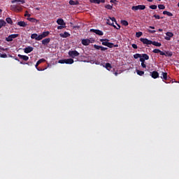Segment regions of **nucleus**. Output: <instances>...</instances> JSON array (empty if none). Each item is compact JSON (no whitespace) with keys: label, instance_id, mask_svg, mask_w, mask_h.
I'll use <instances>...</instances> for the list:
<instances>
[{"label":"nucleus","instance_id":"1","mask_svg":"<svg viewBox=\"0 0 179 179\" xmlns=\"http://www.w3.org/2000/svg\"><path fill=\"white\" fill-rule=\"evenodd\" d=\"M74 61L73 59H64L59 60V64H67L69 65H72L73 64Z\"/></svg>","mask_w":179,"mask_h":179},{"label":"nucleus","instance_id":"2","mask_svg":"<svg viewBox=\"0 0 179 179\" xmlns=\"http://www.w3.org/2000/svg\"><path fill=\"white\" fill-rule=\"evenodd\" d=\"M81 43H82L83 45H89L90 43H94V39H93V38L83 39Z\"/></svg>","mask_w":179,"mask_h":179},{"label":"nucleus","instance_id":"3","mask_svg":"<svg viewBox=\"0 0 179 179\" xmlns=\"http://www.w3.org/2000/svg\"><path fill=\"white\" fill-rule=\"evenodd\" d=\"M69 55L71 57V58H75L76 57H79L80 55V53L76 50H70L69 52Z\"/></svg>","mask_w":179,"mask_h":179},{"label":"nucleus","instance_id":"4","mask_svg":"<svg viewBox=\"0 0 179 179\" xmlns=\"http://www.w3.org/2000/svg\"><path fill=\"white\" fill-rule=\"evenodd\" d=\"M140 41L143 43V44H146V45H150L152 44L153 41H150L148 38H141Z\"/></svg>","mask_w":179,"mask_h":179},{"label":"nucleus","instance_id":"5","mask_svg":"<svg viewBox=\"0 0 179 179\" xmlns=\"http://www.w3.org/2000/svg\"><path fill=\"white\" fill-rule=\"evenodd\" d=\"M17 37H19V34H14L8 36V37L6 38V41H8V43L10 41H13V38H16Z\"/></svg>","mask_w":179,"mask_h":179},{"label":"nucleus","instance_id":"6","mask_svg":"<svg viewBox=\"0 0 179 179\" xmlns=\"http://www.w3.org/2000/svg\"><path fill=\"white\" fill-rule=\"evenodd\" d=\"M42 62H45V59H40L36 64L35 65V68H36L37 71H44V69H40L38 68V65H40V64H41Z\"/></svg>","mask_w":179,"mask_h":179},{"label":"nucleus","instance_id":"7","mask_svg":"<svg viewBox=\"0 0 179 179\" xmlns=\"http://www.w3.org/2000/svg\"><path fill=\"white\" fill-rule=\"evenodd\" d=\"M90 31H92V33H95V34H97L98 36H103L104 34V33L99 29H91Z\"/></svg>","mask_w":179,"mask_h":179},{"label":"nucleus","instance_id":"8","mask_svg":"<svg viewBox=\"0 0 179 179\" xmlns=\"http://www.w3.org/2000/svg\"><path fill=\"white\" fill-rule=\"evenodd\" d=\"M106 23L107 24H109V26H113L115 29H117V30H120V29H121V26H120V24H117L118 28H117V26L114 25V22H112L110 20H107Z\"/></svg>","mask_w":179,"mask_h":179},{"label":"nucleus","instance_id":"9","mask_svg":"<svg viewBox=\"0 0 179 179\" xmlns=\"http://www.w3.org/2000/svg\"><path fill=\"white\" fill-rule=\"evenodd\" d=\"M31 38H32L33 40H36L37 41H40L41 40V38H40V35L37 34H32L31 35Z\"/></svg>","mask_w":179,"mask_h":179},{"label":"nucleus","instance_id":"10","mask_svg":"<svg viewBox=\"0 0 179 179\" xmlns=\"http://www.w3.org/2000/svg\"><path fill=\"white\" fill-rule=\"evenodd\" d=\"M49 35H50V31H44L41 34H40L39 38H41V40H43V38H45V37H48Z\"/></svg>","mask_w":179,"mask_h":179},{"label":"nucleus","instance_id":"11","mask_svg":"<svg viewBox=\"0 0 179 179\" xmlns=\"http://www.w3.org/2000/svg\"><path fill=\"white\" fill-rule=\"evenodd\" d=\"M94 48L95 50H101V51H106V50H108L107 48H104L103 46L97 45H94Z\"/></svg>","mask_w":179,"mask_h":179},{"label":"nucleus","instance_id":"12","mask_svg":"<svg viewBox=\"0 0 179 179\" xmlns=\"http://www.w3.org/2000/svg\"><path fill=\"white\" fill-rule=\"evenodd\" d=\"M33 50H34L33 47L28 46L24 49V52H25V54H30V52H31Z\"/></svg>","mask_w":179,"mask_h":179},{"label":"nucleus","instance_id":"13","mask_svg":"<svg viewBox=\"0 0 179 179\" xmlns=\"http://www.w3.org/2000/svg\"><path fill=\"white\" fill-rule=\"evenodd\" d=\"M51 41V38H46L42 41L43 45H48L50 44V42Z\"/></svg>","mask_w":179,"mask_h":179},{"label":"nucleus","instance_id":"14","mask_svg":"<svg viewBox=\"0 0 179 179\" xmlns=\"http://www.w3.org/2000/svg\"><path fill=\"white\" fill-rule=\"evenodd\" d=\"M57 24H59V26H66V24L65 22H64V20L62 18H59L57 20Z\"/></svg>","mask_w":179,"mask_h":179},{"label":"nucleus","instance_id":"15","mask_svg":"<svg viewBox=\"0 0 179 179\" xmlns=\"http://www.w3.org/2000/svg\"><path fill=\"white\" fill-rule=\"evenodd\" d=\"M151 76L153 79H157L159 78V72L157 71H152L151 73Z\"/></svg>","mask_w":179,"mask_h":179},{"label":"nucleus","instance_id":"16","mask_svg":"<svg viewBox=\"0 0 179 179\" xmlns=\"http://www.w3.org/2000/svg\"><path fill=\"white\" fill-rule=\"evenodd\" d=\"M169 78H170V77H169V76H167V73L162 72L161 78H162L163 80H169Z\"/></svg>","mask_w":179,"mask_h":179},{"label":"nucleus","instance_id":"17","mask_svg":"<svg viewBox=\"0 0 179 179\" xmlns=\"http://www.w3.org/2000/svg\"><path fill=\"white\" fill-rule=\"evenodd\" d=\"M17 24L20 27H26V26H27V23H26L24 21H20L17 23Z\"/></svg>","mask_w":179,"mask_h":179},{"label":"nucleus","instance_id":"18","mask_svg":"<svg viewBox=\"0 0 179 179\" xmlns=\"http://www.w3.org/2000/svg\"><path fill=\"white\" fill-rule=\"evenodd\" d=\"M16 2H17L18 5H23V3H25L26 1H24V0H13L11 3H16Z\"/></svg>","mask_w":179,"mask_h":179},{"label":"nucleus","instance_id":"19","mask_svg":"<svg viewBox=\"0 0 179 179\" xmlns=\"http://www.w3.org/2000/svg\"><path fill=\"white\" fill-rule=\"evenodd\" d=\"M17 57H19L20 58V59H23V61H29L28 56L22 55H17Z\"/></svg>","mask_w":179,"mask_h":179},{"label":"nucleus","instance_id":"20","mask_svg":"<svg viewBox=\"0 0 179 179\" xmlns=\"http://www.w3.org/2000/svg\"><path fill=\"white\" fill-rule=\"evenodd\" d=\"M69 5H73V6H74V5H79V1H78L77 0L76 1L70 0L69 1Z\"/></svg>","mask_w":179,"mask_h":179},{"label":"nucleus","instance_id":"21","mask_svg":"<svg viewBox=\"0 0 179 179\" xmlns=\"http://www.w3.org/2000/svg\"><path fill=\"white\" fill-rule=\"evenodd\" d=\"M6 26V22L3 20H0V29H2V27H5Z\"/></svg>","mask_w":179,"mask_h":179},{"label":"nucleus","instance_id":"22","mask_svg":"<svg viewBox=\"0 0 179 179\" xmlns=\"http://www.w3.org/2000/svg\"><path fill=\"white\" fill-rule=\"evenodd\" d=\"M69 36H71V34L66 31H65L64 34H60V36L63 37V38H66V37H69Z\"/></svg>","mask_w":179,"mask_h":179},{"label":"nucleus","instance_id":"23","mask_svg":"<svg viewBox=\"0 0 179 179\" xmlns=\"http://www.w3.org/2000/svg\"><path fill=\"white\" fill-rule=\"evenodd\" d=\"M152 45L155 47H162V43H159L157 41H152Z\"/></svg>","mask_w":179,"mask_h":179},{"label":"nucleus","instance_id":"24","mask_svg":"<svg viewBox=\"0 0 179 179\" xmlns=\"http://www.w3.org/2000/svg\"><path fill=\"white\" fill-rule=\"evenodd\" d=\"M141 58L145 61H148V59H149V55H148V54H143L141 55Z\"/></svg>","mask_w":179,"mask_h":179},{"label":"nucleus","instance_id":"25","mask_svg":"<svg viewBox=\"0 0 179 179\" xmlns=\"http://www.w3.org/2000/svg\"><path fill=\"white\" fill-rule=\"evenodd\" d=\"M105 68L108 70L110 71L111 69V68H113V66H111V64L110 63H106L105 64Z\"/></svg>","mask_w":179,"mask_h":179},{"label":"nucleus","instance_id":"26","mask_svg":"<svg viewBox=\"0 0 179 179\" xmlns=\"http://www.w3.org/2000/svg\"><path fill=\"white\" fill-rule=\"evenodd\" d=\"M137 75H139V76H143V75H145V71H141V70H136Z\"/></svg>","mask_w":179,"mask_h":179},{"label":"nucleus","instance_id":"27","mask_svg":"<svg viewBox=\"0 0 179 179\" xmlns=\"http://www.w3.org/2000/svg\"><path fill=\"white\" fill-rule=\"evenodd\" d=\"M27 20L31 22V23H37V20L33 17H29V18H27Z\"/></svg>","mask_w":179,"mask_h":179},{"label":"nucleus","instance_id":"28","mask_svg":"<svg viewBox=\"0 0 179 179\" xmlns=\"http://www.w3.org/2000/svg\"><path fill=\"white\" fill-rule=\"evenodd\" d=\"M138 10H145L146 9V6L145 5H138Z\"/></svg>","mask_w":179,"mask_h":179},{"label":"nucleus","instance_id":"29","mask_svg":"<svg viewBox=\"0 0 179 179\" xmlns=\"http://www.w3.org/2000/svg\"><path fill=\"white\" fill-rule=\"evenodd\" d=\"M6 21L8 23V24H13V21H12V18L7 17Z\"/></svg>","mask_w":179,"mask_h":179},{"label":"nucleus","instance_id":"30","mask_svg":"<svg viewBox=\"0 0 179 179\" xmlns=\"http://www.w3.org/2000/svg\"><path fill=\"white\" fill-rule=\"evenodd\" d=\"M134 58L135 59H138V58H142V55H141L139 53H136V54L134 55Z\"/></svg>","mask_w":179,"mask_h":179},{"label":"nucleus","instance_id":"31","mask_svg":"<svg viewBox=\"0 0 179 179\" xmlns=\"http://www.w3.org/2000/svg\"><path fill=\"white\" fill-rule=\"evenodd\" d=\"M163 15H166L167 16H173V13H171L167 10L163 11Z\"/></svg>","mask_w":179,"mask_h":179},{"label":"nucleus","instance_id":"32","mask_svg":"<svg viewBox=\"0 0 179 179\" xmlns=\"http://www.w3.org/2000/svg\"><path fill=\"white\" fill-rule=\"evenodd\" d=\"M165 57H173V52L166 51L165 52Z\"/></svg>","mask_w":179,"mask_h":179},{"label":"nucleus","instance_id":"33","mask_svg":"<svg viewBox=\"0 0 179 179\" xmlns=\"http://www.w3.org/2000/svg\"><path fill=\"white\" fill-rule=\"evenodd\" d=\"M16 10L17 12H22V10H23V8H22V6L16 5Z\"/></svg>","mask_w":179,"mask_h":179},{"label":"nucleus","instance_id":"34","mask_svg":"<svg viewBox=\"0 0 179 179\" xmlns=\"http://www.w3.org/2000/svg\"><path fill=\"white\" fill-rule=\"evenodd\" d=\"M121 23L123 26H126V27L128 26V24H129V23H128V21L127 20H122Z\"/></svg>","mask_w":179,"mask_h":179},{"label":"nucleus","instance_id":"35","mask_svg":"<svg viewBox=\"0 0 179 179\" xmlns=\"http://www.w3.org/2000/svg\"><path fill=\"white\" fill-rule=\"evenodd\" d=\"M90 2H91V3H100V0H90Z\"/></svg>","mask_w":179,"mask_h":179},{"label":"nucleus","instance_id":"36","mask_svg":"<svg viewBox=\"0 0 179 179\" xmlns=\"http://www.w3.org/2000/svg\"><path fill=\"white\" fill-rule=\"evenodd\" d=\"M143 34V33L139 31V32H136V37H137L138 38H139V37H141L142 35Z\"/></svg>","mask_w":179,"mask_h":179},{"label":"nucleus","instance_id":"37","mask_svg":"<svg viewBox=\"0 0 179 179\" xmlns=\"http://www.w3.org/2000/svg\"><path fill=\"white\" fill-rule=\"evenodd\" d=\"M106 47H108V48H113V47H114V43L108 42V45Z\"/></svg>","mask_w":179,"mask_h":179},{"label":"nucleus","instance_id":"38","mask_svg":"<svg viewBox=\"0 0 179 179\" xmlns=\"http://www.w3.org/2000/svg\"><path fill=\"white\" fill-rule=\"evenodd\" d=\"M10 9L12 10H14V12H17V10H16V5H11L10 6Z\"/></svg>","mask_w":179,"mask_h":179},{"label":"nucleus","instance_id":"39","mask_svg":"<svg viewBox=\"0 0 179 179\" xmlns=\"http://www.w3.org/2000/svg\"><path fill=\"white\" fill-rule=\"evenodd\" d=\"M166 34L168 37H170V38H171V37H173V36H174V34H173V32H166Z\"/></svg>","mask_w":179,"mask_h":179},{"label":"nucleus","instance_id":"40","mask_svg":"<svg viewBox=\"0 0 179 179\" xmlns=\"http://www.w3.org/2000/svg\"><path fill=\"white\" fill-rule=\"evenodd\" d=\"M106 9H108L109 10H111L113 9V6L108 4L105 6Z\"/></svg>","mask_w":179,"mask_h":179},{"label":"nucleus","instance_id":"41","mask_svg":"<svg viewBox=\"0 0 179 179\" xmlns=\"http://www.w3.org/2000/svg\"><path fill=\"white\" fill-rule=\"evenodd\" d=\"M109 19L112 21L113 23H114V22H115L116 24L118 26V24H117V20H115V17H109Z\"/></svg>","mask_w":179,"mask_h":179},{"label":"nucleus","instance_id":"42","mask_svg":"<svg viewBox=\"0 0 179 179\" xmlns=\"http://www.w3.org/2000/svg\"><path fill=\"white\" fill-rule=\"evenodd\" d=\"M158 8H159V9H162V10L166 9V6H164V5H163V4L158 5Z\"/></svg>","mask_w":179,"mask_h":179},{"label":"nucleus","instance_id":"43","mask_svg":"<svg viewBox=\"0 0 179 179\" xmlns=\"http://www.w3.org/2000/svg\"><path fill=\"white\" fill-rule=\"evenodd\" d=\"M132 10H139L138 6H134L131 7Z\"/></svg>","mask_w":179,"mask_h":179},{"label":"nucleus","instance_id":"44","mask_svg":"<svg viewBox=\"0 0 179 179\" xmlns=\"http://www.w3.org/2000/svg\"><path fill=\"white\" fill-rule=\"evenodd\" d=\"M0 58H8V55L0 53Z\"/></svg>","mask_w":179,"mask_h":179},{"label":"nucleus","instance_id":"45","mask_svg":"<svg viewBox=\"0 0 179 179\" xmlns=\"http://www.w3.org/2000/svg\"><path fill=\"white\" fill-rule=\"evenodd\" d=\"M152 52H154V54H159L160 53V50L159 49H155L152 50Z\"/></svg>","mask_w":179,"mask_h":179},{"label":"nucleus","instance_id":"46","mask_svg":"<svg viewBox=\"0 0 179 179\" xmlns=\"http://www.w3.org/2000/svg\"><path fill=\"white\" fill-rule=\"evenodd\" d=\"M66 27V25H60L57 27L58 30H62V29H64Z\"/></svg>","mask_w":179,"mask_h":179},{"label":"nucleus","instance_id":"47","mask_svg":"<svg viewBox=\"0 0 179 179\" xmlns=\"http://www.w3.org/2000/svg\"><path fill=\"white\" fill-rule=\"evenodd\" d=\"M150 9H157V6L156 5H152V6H150Z\"/></svg>","mask_w":179,"mask_h":179},{"label":"nucleus","instance_id":"48","mask_svg":"<svg viewBox=\"0 0 179 179\" xmlns=\"http://www.w3.org/2000/svg\"><path fill=\"white\" fill-rule=\"evenodd\" d=\"M154 17H155V19H163V17H160V15H154Z\"/></svg>","mask_w":179,"mask_h":179},{"label":"nucleus","instance_id":"49","mask_svg":"<svg viewBox=\"0 0 179 179\" xmlns=\"http://www.w3.org/2000/svg\"><path fill=\"white\" fill-rule=\"evenodd\" d=\"M132 48H134V50H137L138 49V45L135 43H133L131 45Z\"/></svg>","mask_w":179,"mask_h":179},{"label":"nucleus","instance_id":"50","mask_svg":"<svg viewBox=\"0 0 179 179\" xmlns=\"http://www.w3.org/2000/svg\"><path fill=\"white\" fill-rule=\"evenodd\" d=\"M108 44V41H105L102 43V45H106L107 47Z\"/></svg>","mask_w":179,"mask_h":179},{"label":"nucleus","instance_id":"51","mask_svg":"<svg viewBox=\"0 0 179 179\" xmlns=\"http://www.w3.org/2000/svg\"><path fill=\"white\" fill-rule=\"evenodd\" d=\"M99 41H101V43H104V41H109V40L107 38H104V39L101 38V39H99Z\"/></svg>","mask_w":179,"mask_h":179},{"label":"nucleus","instance_id":"52","mask_svg":"<svg viewBox=\"0 0 179 179\" xmlns=\"http://www.w3.org/2000/svg\"><path fill=\"white\" fill-rule=\"evenodd\" d=\"M148 33H151L152 34H153L156 33V30L148 29Z\"/></svg>","mask_w":179,"mask_h":179},{"label":"nucleus","instance_id":"53","mask_svg":"<svg viewBox=\"0 0 179 179\" xmlns=\"http://www.w3.org/2000/svg\"><path fill=\"white\" fill-rule=\"evenodd\" d=\"M1 51H8V48H3L1 46H0V52Z\"/></svg>","mask_w":179,"mask_h":179},{"label":"nucleus","instance_id":"54","mask_svg":"<svg viewBox=\"0 0 179 179\" xmlns=\"http://www.w3.org/2000/svg\"><path fill=\"white\" fill-rule=\"evenodd\" d=\"M26 65H29V66H31L33 65V62H28L27 63H25Z\"/></svg>","mask_w":179,"mask_h":179},{"label":"nucleus","instance_id":"55","mask_svg":"<svg viewBox=\"0 0 179 179\" xmlns=\"http://www.w3.org/2000/svg\"><path fill=\"white\" fill-rule=\"evenodd\" d=\"M145 59H143L142 57L140 58V62H141V64L145 63Z\"/></svg>","mask_w":179,"mask_h":179},{"label":"nucleus","instance_id":"56","mask_svg":"<svg viewBox=\"0 0 179 179\" xmlns=\"http://www.w3.org/2000/svg\"><path fill=\"white\" fill-rule=\"evenodd\" d=\"M159 55H166V52H164L160 50Z\"/></svg>","mask_w":179,"mask_h":179},{"label":"nucleus","instance_id":"57","mask_svg":"<svg viewBox=\"0 0 179 179\" xmlns=\"http://www.w3.org/2000/svg\"><path fill=\"white\" fill-rule=\"evenodd\" d=\"M24 16H28V17H30L31 15L29 14L27 11H26V13L24 14Z\"/></svg>","mask_w":179,"mask_h":179},{"label":"nucleus","instance_id":"58","mask_svg":"<svg viewBox=\"0 0 179 179\" xmlns=\"http://www.w3.org/2000/svg\"><path fill=\"white\" fill-rule=\"evenodd\" d=\"M141 66H142V68H146V64L141 63Z\"/></svg>","mask_w":179,"mask_h":179},{"label":"nucleus","instance_id":"59","mask_svg":"<svg viewBox=\"0 0 179 179\" xmlns=\"http://www.w3.org/2000/svg\"><path fill=\"white\" fill-rule=\"evenodd\" d=\"M165 40H167L168 41H169V40H171V38H170V36H166Z\"/></svg>","mask_w":179,"mask_h":179},{"label":"nucleus","instance_id":"60","mask_svg":"<svg viewBox=\"0 0 179 179\" xmlns=\"http://www.w3.org/2000/svg\"><path fill=\"white\" fill-rule=\"evenodd\" d=\"M115 2H117V0H110L111 3H115Z\"/></svg>","mask_w":179,"mask_h":179},{"label":"nucleus","instance_id":"61","mask_svg":"<svg viewBox=\"0 0 179 179\" xmlns=\"http://www.w3.org/2000/svg\"><path fill=\"white\" fill-rule=\"evenodd\" d=\"M101 3H104V2H106V0H100V3H101Z\"/></svg>","mask_w":179,"mask_h":179},{"label":"nucleus","instance_id":"62","mask_svg":"<svg viewBox=\"0 0 179 179\" xmlns=\"http://www.w3.org/2000/svg\"><path fill=\"white\" fill-rule=\"evenodd\" d=\"M20 64H21V65H26V63H24L23 62H20Z\"/></svg>","mask_w":179,"mask_h":179},{"label":"nucleus","instance_id":"63","mask_svg":"<svg viewBox=\"0 0 179 179\" xmlns=\"http://www.w3.org/2000/svg\"><path fill=\"white\" fill-rule=\"evenodd\" d=\"M149 29H155V27L150 26V27H149Z\"/></svg>","mask_w":179,"mask_h":179},{"label":"nucleus","instance_id":"64","mask_svg":"<svg viewBox=\"0 0 179 179\" xmlns=\"http://www.w3.org/2000/svg\"><path fill=\"white\" fill-rule=\"evenodd\" d=\"M158 31H163V29H159Z\"/></svg>","mask_w":179,"mask_h":179}]
</instances>
